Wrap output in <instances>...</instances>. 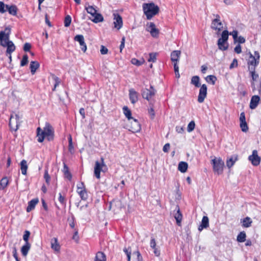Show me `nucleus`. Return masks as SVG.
<instances>
[{
    "label": "nucleus",
    "instance_id": "f257e3e1",
    "mask_svg": "<svg viewBox=\"0 0 261 261\" xmlns=\"http://www.w3.org/2000/svg\"><path fill=\"white\" fill-rule=\"evenodd\" d=\"M10 34L11 29L9 27H7L4 31L0 32V45L7 47V54H11L16 48L13 42L9 40Z\"/></svg>",
    "mask_w": 261,
    "mask_h": 261
},
{
    "label": "nucleus",
    "instance_id": "f03ea898",
    "mask_svg": "<svg viewBox=\"0 0 261 261\" xmlns=\"http://www.w3.org/2000/svg\"><path fill=\"white\" fill-rule=\"evenodd\" d=\"M37 140L39 142H42L45 138L49 141H52L54 137V130L53 127L49 123L46 122L43 129H41L40 127L37 129Z\"/></svg>",
    "mask_w": 261,
    "mask_h": 261
},
{
    "label": "nucleus",
    "instance_id": "7ed1b4c3",
    "mask_svg": "<svg viewBox=\"0 0 261 261\" xmlns=\"http://www.w3.org/2000/svg\"><path fill=\"white\" fill-rule=\"evenodd\" d=\"M143 9L147 19L149 20L159 12V8L154 3L144 4Z\"/></svg>",
    "mask_w": 261,
    "mask_h": 261
},
{
    "label": "nucleus",
    "instance_id": "20e7f679",
    "mask_svg": "<svg viewBox=\"0 0 261 261\" xmlns=\"http://www.w3.org/2000/svg\"><path fill=\"white\" fill-rule=\"evenodd\" d=\"M211 164L213 165V170L215 173H217L218 175L222 173L224 163L221 158L215 157L214 159L212 160Z\"/></svg>",
    "mask_w": 261,
    "mask_h": 261
},
{
    "label": "nucleus",
    "instance_id": "39448f33",
    "mask_svg": "<svg viewBox=\"0 0 261 261\" xmlns=\"http://www.w3.org/2000/svg\"><path fill=\"white\" fill-rule=\"evenodd\" d=\"M228 39V32L226 30L223 31L221 34V37L218 40V46L220 50H226L228 49V44L227 42Z\"/></svg>",
    "mask_w": 261,
    "mask_h": 261
},
{
    "label": "nucleus",
    "instance_id": "423d86ee",
    "mask_svg": "<svg viewBox=\"0 0 261 261\" xmlns=\"http://www.w3.org/2000/svg\"><path fill=\"white\" fill-rule=\"evenodd\" d=\"M101 162L96 161L94 166V175L97 179L100 177V172H106L107 170V167L104 163V159L103 158L100 159Z\"/></svg>",
    "mask_w": 261,
    "mask_h": 261
},
{
    "label": "nucleus",
    "instance_id": "0eeeda50",
    "mask_svg": "<svg viewBox=\"0 0 261 261\" xmlns=\"http://www.w3.org/2000/svg\"><path fill=\"white\" fill-rule=\"evenodd\" d=\"M85 9L89 14H90L94 18L92 19L95 23L102 22L103 20V17L101 14L97 13V10L92 6L86 7Z\"/></svg>",
    "mask_w": 261,
    "mask_h": 261
},
{
    "label": "nucleus",
    "instance_id": "6e6552de",
    "mask_svg": "<svg viewBox=\"0 0 261 261\" xmlns=\"http://www.w3.org/2000/svg\"><path fill=\"white\" fill-rule=\"evenodd\" d=\"M21 117L18 114L12 115L9 120V126L11 130L16 131L21 123Z\"/></svg>",
    "mask_w": 261,
    "mask_h": 261
},
{
    "label": "nucleus",
    "instance_id": "1a4fd4ad",
    "mask_svg": "<svg viewBox=\"0 0 261 261\" xmlns=\"http://www.w3.org/2000/svg\"><path fill=\"white\" fill-rule=\"evenodd\" d=\"M155 90L151 86L150 89L145 88L142 90V95L143 98L149 100L155 95Z\"/></svg>",
    "mask_w": 261,
    "mask_h": 261
},
{
    "label": "nucleus",
    "instance_id": "9d476101",
    "mask_svg": "<svg viewBox=\"0 0 261 261\" xmlns=\"http://www.w3.org/2000/svg\"><path fill=\"white\" fill-rule=\"evenodd\" d=\"M146 31L150 32L153 37H158L159 34V30L156 28L153 22H148L146 24Z\"/></svg>",
    "mask_w": 261,
    "mask_h": 261
},
{
    "label": "nucleus",
    "instance_id": "9b49d317",
    "mask_svg": "<svg viewBox=\"0 0 261 261\" xmlns=\"http://www.w3.org/2000/svg\"><path fill=\"white\" fill-rule=\"evenodd\" d=\"M207 86L205 84L201 86L198 96L197 100L199 103H202L207 96Z\"/></svg>",
    "mask_w": 261,
    "mask_h": 261
},
{
    "label": "nucleus",
    "instance_id": "f8f14e48",
    "mask_svg": "<svg viewBox=\"0 0 261 261\" xmlns=\"http://www.w3.org/2000/svg\"><path fill=\"white\" fill-rule=\"evenodd\" d=\"M130 121V125L128 130L134 133L139 132L141 130V125L138 120L133 118Z\"/></svg>",
    "mask_w": 261,
    "mask_h": 261
},
{
    "label": "nucleus",
    "instance_id": "ddd939ff",
    "mask_svg": "<svg viewBox=\"0 0 261 261\" xmlns=\"http://www.w3.org/2000/svg\"><path fill=\"white\" fill-rule=\"evenodd\" d=\"M215 16L216 18L213 20L211 27L213 29L220 32L223 28V25L220 20V17L218 14H216Z\"/></svg>",
    "mask_w": 261,
    "mask_h": 261
},
{
    "label": "nucleus",
    "instance_id": "4468645a",
    "mask_svg": "<svg viewBox=\"0 0 261 261\" xmlns=\"http://www.w3.org/2000/svg\"><path fill=\"white\" fill-rule=\"evenodd\" d=\"M248 159L255 166H258L260 162V158L258 155L257 151L256 150H253L252 154L249 156Z\"/></svg>",
    "mask_w": 261,
    "mask_h": 261
},
{
    "label": "nucleus",
    "instance_id": "2eb2a0df",
    "mask_svg": "<svg viewBox=\"0 0 261 261\" xmlns=\"http://www.w3.org/2000/svg\"><path fill=\"white\" fill-rule=\"evenodd\" d=\"M250 57L248 62V65L255 66L258 63L259 59V53L255 51L254 52V56H253L250 53H249Z\"/></svg>",
    "mask_w": 261,
    "mask_h": 261
},
{
    "label": "nucleus",
    "instance_id": "dca6fc26",
    "mask_svg": "<svg viewBox=\"0 0 261 261\" xmlns=\"http://www.w3.org/2000/svg\"><path fill=\"white\" fill-rule=\"evenodd\" d=\"M74 40L79 42L82 50L85 53L87 50V46L84 41V36L82 35H77L74 37Z\"/></svg>",
    "mask_w": 261,
    "mask_h": 261
},
{
    "label": "nucleus",
    "instance_id": "f3484780",
    "mask_svg": "<svg viewBox=\"0 0 261 261\" xmlns=\"http://www.w3.org/2000/svg\"><path fill=\"white\" fill-rule=\"evenodd\" d=\"M114 27L117 30H119L122 27V19L118 14H114Z\"/></svg>",
    "mask_w": 261,
    "mask_h": 261
},
{
    "label": "nucleus",
    "instance_id": "a211bd4d",
    "mask_svg": "<svg viewBox=\"0 0 261 261\" xmlns=\"http://www.w3.org/2000/svg\"><path fill=\"white\" fill-rule=\"evenodd\" d=\"M129 98L131 102L133 104L138 100V94L134 89L129 90Z\"/></svg>",
    "mask_w": 261,
    "mask_h": 261
},
{
    "label": "nucleus",
    "instance_id": "6ab92c4d",
    "mask_svg": "<svg viewBox=\"0 0 261 261\" xmlns=\"http://www.w3.org/2000/svg\"><path fill=\"white\" fill-rule=\"evenodd\" d=\"M260 99L259 96L258 95H254L253 96L250 100V108L251 109H255L258 106V104L260 101Z\"/></svg>",
    "mask_w": 261,
    "mask_h": 261
},
{
    "label": "nucleus",
    "instance_id": "aec40b11",
    "mask_svg": "<svg viewBox=\"0 0 261 261\" xmlns=\"http://www.w3.org/2000/svg\"><path fill=\"white\" fill-rule=\"evenodd\" d=\"M121 206L122 203L120 200L114 199L110 202L109 209H113L114 211H116L117 209L121 208Z\"/></svg>",
    "mask_w": 261,
    "mask_h": 261
},
{
    "label": "nucleus",
    "instance_id": "412c9836",
    "mask_svg": "<svg viewBox=\"0 0 261 261\" xmlns=\"http://www.w3.org/2000/svg\"><path fill=\"white\" fill-rule=\"evenodd\" d=\"M181 52L180 50H174L171 54V60L174 62H178L179 60Z\"/></svg>",
    "mask_w": 261,
    "mask_h": 261
},
{
    "label": "nucleus",
    "instance_id": "4be33fe9",
    "mask_svg": "<svg viewBox=\"0 0 261 261\" xmlns=\"http://www.w3.org/2000/svg\"><path fill=\"white\" fill-rule=\"evenodd\" d=\"M6 8L10 14L15 16L17 14L18 9L15 5H6Z\"/></svg>",
    "mask_w": 261,
    "mask_h": 261
},
{
    "label": "nucleus",
    "instance_id": "5701e85b",
    "mask_svg": "<svg viewBox=\"0 0 261 261\" xmlns=\"http://www.w3.org/2000/svg\"><path fill=\"white\" fill-rule=\"evenodd\" d=\"M176 210L177 211L174 214V218L176 219L177 224L179 226L182 220V216L178 205L176 206Z\"/></svg>",
    "mask_w": 261,
    "mask_h": 261
},
{
    "label": "nucleus",
    "instance_id": "b1692460",
    "mask_svg": "<svg viewBox=\"0 0 261 261\" xmlns=\"http://www.w3.org/2000/svg\"><path fill=\"white\" fill-rule=\"evenodd\" d=\"M38 201L39 200L37 198L33 199L31 200L30 201H29L28 203V205L27 208V212H29L31 211L32 210H33L35 208L36 205L38 202Z\"/></svg>",
    "mask_w": 261,
    "mask_h": 261
},
{
    "label": "nucleus",
    "instance_id": "393cba45",
    "mask_svg": "<svg viewBox=\"0 0 261 261\" xmlns=\"http://www.w3.org/2000/svg\"><path fill=\"white\" fill-rule=\"evenodd\" d=\"M40 65L37 61H32L30 63V68L31 73L33 75L36 72L37 69L39 67Z\"/></svg>",
    "mask_w": 261,
    "mask_h": 261
},
{
    "label": "nucleus",
    "instance_id": "a878e982",
    "mask_svg": "<svg viewBox=\"0 0 261 261\" xmlns=\"http://www.w3.org/2000/svg\"><path fill=\"white\" fill-rule=\"evenodd\" d=\"M209 220L207 216H203L202 219L201 225L199 227V230H201L203 228H207L208 226Z\"/></svg>",
    "mask_w": 261,
    "mask_h": 261
},
{
    "label": "nucleus",
    "instance_id": "bb28decb",
    "mask_svg": "<svg viewBox=\"0 0 261 261\" xmlns=\"http://www.w3.org/2000/svg\"><path fill=\"white\" fill-rule=\"evenodd\" d=\"M188 164L185 162H180L178 164V169L182 173L186 172L188 169Z\"/></svg>",
    "mask_w": 261,
    "mask_h": 261
},
{
    "label": "nucleus",
    "instance_id": "cd10ccee",
    "mask_svg": "<svg viewBox=\"0 0 261 261\" xmlns=\"http://www.w3.org/2000/svg\"><path fill=\"white\" fill-rule=\"evenodd\" d=\"M20 169L21 173L23 175H26L28 169L27 162L25 160H23L20 162Z\"/></svg>",
    "mask_w": 261,
    "mask_h": 261
},
{
    "label": "nucleus",
    "instance_id": "c85d7f7f",
    "mask_svg": "<svg viewBox=\"0 0 261 261\" xmlns=\"http://www.w3.org/2000/svg\"><path fill=\"white\" fill-rule=\"evenodd\" d=\"M123 114L128 119V120H130L133 118L132 117L131 111L128 109L127 106H124L122 108Z\"/></svg>",
    "mask_w": 261,
    "mask_h": 261
},
{
    "label": "nucleus",
    "instance_id": "c756f323",
    "mask_svg": "<svg viewBox=\"0 0 261 261\" xmlns=\"http://www.w3.org/2000/svg\"><path fill=\"white\" fill-rule=\"evenodd\" d=\"M237 156H232L226 161V165L228 168H230L237 161Z\"/></svg>",
    "mask_w": 261,
    "mask_h": 261
},
{
    "label": "nucleus",
    "instance_id": "7c9ffc66",
    "mask_svg": "<svg viewBox=\"0 0 261 261\" xmlns=\"http://www.w3.org/2000/svg\"><path fill=\"white\" fill-rule=\"evenodd\" d=\"M191 84L196 87H199L200 86L199 77L197 75L193 76L191 79Z\"/></svg>",
    "mask_w": 261,
    "mask_h": 261
},
{
    "label": "nucleus",
    "instance_id": "2f4dec72",
    "mask_svg": "<svg viewBox=\"0 0 261 261\" xmlns=\"http://www.w3.org/2000/svg\"><path fill=\"white\" fill-rule=\"evenodd\" d=\"M63 172L65 177L69 180H71L72 178V175L69 171L68 167L65 164H64Z\"/></svg>",
    "mask_w": 261,
    "mask_h": 261
},
{
    "label": "nucleus",
    "instance_id": "473e14b6",
    "mask_svg": "<svg viewBox=\"0 0 261 261\" xmlns=\"http://www.w3.org/2000/svg\"><path fill=\"white\" fill-rule=\"evenodd\" d=\"M106 257L103 253L98 252L95 257V261H106Z\"/></svg>",
    "mask_w": 261,
    "mask_h": 261
},
{
    "label": "nucleus",
    "instance_id": "72a5a7b5",
    "mask_svg": "<svg viewBox=\"0 0 261 261\" xmlns=\"http://www.w3.org/2000/svg\"><path fill=\"white\" fill-rule=\"evenodd\" d=\"M8 184V179L7 177H3L0 181V190H4Z\"/></svg>",
    "mask_w": 261,
    "mask_h": 261
},
{
    "label": "nucleus",
    "instance_id": "f704fd0d",
    "mask_svg": "<svg viewBox=\"0 0 261 261\" xmlns=\"http://www.w3.org/2000/svg\"><path fill=\"white\" fill-rule=\"evenodd\" d=\"M51 77L55 82L54 87L53 89V91H55L56 87L59 85V84L61 83V81L60 79L57 76H56L55 74H51Z\"/></svg>",
    "mask_w": 261,
    "mask_h": 261
},
{
    "label": "nucleus",
    "instance_id": "c9c22d12",
    "mask_svg": "<svg viewBox=\"0 0 261 261\" xmlns=\"http://www.w3.org/2000/svg\"><path fill=\"white\" fill-rule=\"evenodd\" d=\"M205 79L207 82H211L213 85H214L215 84V82L217 80L216 77L213 75H210L207 76Z\"/></svg>",
    "mask_w": 261,
    "mask_h": 261
},
{
    "label": "nucleus",
    "instance_id": "e433bc0d",
    "mask_svg": "<svg viewBox=\"0 0 261 261\" xmlns=\"http://www.w3.org/2000/svg\"><path fill=\"white\" fill-rule=\"evenodd\" d=\"M150 251L153 252L156 256H159L160 254V250L159 246H150Z\"/></svg>",
    "mask_w": 261,
    "mask_h": 261
},
{
    "label": "nucleus",
    "instance_id": "4c0bfd02",
    "mask_svg": "<svg viewBox=\"0 0 261 261\" xmlns=\"http://www.w3.org/2000/svg\"><path fill=\"white\" fill-rule=\"evenodd\" d=\"M252 221L251 219L248 217H246L243 220V226L245 227H249Z\"/></svg>",
    "mask_w": 261,
    "mask_h": 261
},
{
    "label": "nucleus",
    "instance_id": "58836bf2",
    "mask_svg": "<svg viewBox=\"0 0 261 261\" xmlns=\"http://www.w3.org/2000/svg\"><path fill=\"white\" fill-rule=\"evenodd\" d=\"M144 62H145V61L143 59L141 60H139L136 58H133L131 60V63L133 64L137 65V66H140V65H142L144 63Z\"/></svg>",
    "mask_w": 261,
    "mask_h": 261
},
{
    "label": "nucleus",
    "instance_id": "ea45409f",
    "mask_svg": "<svg viewBox=\"0 0 261 261\" xmlns=\"http://www.w3.org/2000/svg\"><path fill=\"white\" fill-rule=\"evenodd\" d=\"M246 233L245 232H241L237 237V240L239 242H244L245 241Z\"/></svg>",
    "mask_w": 261,
    "mask_h": 261
},
{
    "label": "nucleus",
    "instance_id": "a19ab883",
    "mask_svg": "<svg viewBox=\"0 0 261 261\" xmlns=\"http://www.w3.org/2000/svg\"><path fill=\"white\" fill-rule=\"evenodd\" d=\"M81 198L83 200H86L88 198V193L86 190L80 191L79 192Z\"/></svg>",
    "mask_w": 261,
    "mask_h": 261
},
{
    "label": "nucleus",
    "instance_id": "79ce46f5",
    "mask_svg": "<svg viewBox=\"0 0 261 261\" xmlns=\"http://www.w3.org/2000/svg\"><path fill=\"white\" fill-rule=\"evenodd\" d=\"M240 125L242 132H247L248 131V127L246 121L240 122Z\"/></svg>",
    "mask_w": 261,
    "mask_h": 261
},
{
    "label": "nucleus",
    "instance_id": "37998d69",
    "mask_svg": "<svg viewBox=\"0 0 261 261\" xmlns=\"http://www.w3.org/2000/svg\"><path fill=\"white\" fill-rule=\"evenodd\" d=\"M195 126V122L194 121H191L188 125L187 131L189 133L192 132L194 129Z\"/></svg>",
    "mask_w": 261,
    "mask_h": 261
},
{
    "label": "nucleus",
    "instance_id": "c03bdc74",
    "mask_svg": "<svg viewBox=\"0 0 261 261\" xmlns=\"http://www.w3.org/2000/svg\"><path fill=\"white\" fill-rule=\"evenodd\" d=\"M71 17L69 15H67L65 17V19H64V26L65 27H69L71 24Z\"/></svg>",
    "mask_w": 261,
    "mask_h": 261
},
{
    "label": "nucleus",
    "instance_id": "a18cd8bd",
    "mask_svg": "<svg viewBox=\"0 0 261 261\" xmlns=\"http://www.w3.org/2000/svg\"><path fill=\"white\" fill-rule=\"evenodd\" d=\"M30 249V246H23L21 249L22 255L23 256H26Z\"/></svg>",
    "mask_w": 261,
    "mask_h": 261
},
{
    "label": "nucleus",
    "instance_id": "49530a36",
    "mask_svg": "<svg viewBox=\"0 0 261 261\" xmlns=\"http://www.w3.org/2000/svg\"><path fill=\"white\" fill-rule=\"evenodd\" d=\"M30 233L29 231L25 230L24 231V233L23 236V239L25 242V245H29V244L28 243V239L30 237Z\"/></svg>",
    "mask_w": 261,
    "mask_h": 261
},
{
    "label": "nucleus",
    "instance_id": "de8ad7c7",
    "mask_svg": "<svg viewBox=\"0 0 261 261\" xmlns=\"http://www.w3.org/2000/svg\"><path fill=\"white\" fill-rule=\"evenodd\" d=\"M250 73L253 81H256L258 77V75L255 73L254 71V68L253 69L251 68V70L250 71Z\"/></svg>",
    "mask_w": 261,
    "mask_h": 261
},
{
    "label": "nucleus",
    "instance_id": "09e8293b",
    "mask_svg": "<svg viewBox=\"0 0 261 261\" xmlns=\"http://www.w3.org/2000/svg\"><path fill=\"white\" fill-rule=\"evenodd\" d=\"M28 63V56L27 55H23L20 62V66H24Z\"/></svg>",
    "mask_w": 261,
    "mask_h": 261
},
{
    "label": "nucleus",
    "instance_id": "8fccbe9b",
    "mask_svg": "<svg viewBox=\"0 0 261 261\" xmlns=\"http://www.w3.org/2000/svg\"><path fill=\"white\" fill-rule=\"evenodd\" d=\"M156 53H150L149 58L148 59V62H154L156 61Z\"/></svg>",
    "mask_w": 261,
    "mask_h": 261
},
{
    "label": "nucleus",
    "instance_id": "3c124183",
    "mask_svg": "<svg viewBox=\"0 0 261 261\" xmlns=\"http://www.w3.org/2000/svg\"><path fill=\"white\" fill-rule=\"evenodd\" d=\"M123 251L125 252V253L127 255V260L128 261H130V255H131L132 253H131V250L129 249V248H128L127 249L124 248L123 249Z\"/></svg>",
    "mask_w": 261,
    "mask_h": 261
},
{
    "label": "nucleus",
    "instance_id": "603ef678",
    "mask_svg": "<svg viewBox=\"0 0 261 261\" xmlns=\"http://www.w3.org/2000/svg\"><path fill=\"white\" fill-rule=\"evenodd\" d=\"M6 5L2 2H0V12L4 13L7 11V9L6 8Z\"/></svg>",
    "mask_w": 261,
    "mask_h": 261
},
{
    "label": "nucleus",
    "instance_id": "864d4df0",
    "mask_svg": "<svg viewBox=\"0 0 261 261\" xmlns=\"http://www.w3.org/2000/svg\"><path fill=\"white\" fill-rule=\"evenodd\" d=\"M68 221L69 222V225L71 228H74L75 226L74 218L72 217L71 219H68Z\"/></svg>",
    "mask_w": 261,
    "mask_h": 261
},
{
    "label": "nucleus",
    "instance_id": "5fc2aeb1",
    "mask_svg": "<svg viewBox=\"0 0 261 261\" xmlns=\"http://www.w3.org/2000/svg\"><path fill=\"white\" fill-rule=\"evenodd\" d=\"M148 113L150 116L151 119H153L155 116V113L152 107H150V109H148Z\"/></svg>",
    "mask_w": 261,
    "mask_h": 261
},
{
    "label": "nucleus",
    "instance_id": "6e6d98bb",
    "mask_svg": "<svg viewBox=\"0 0 261 261\" xmlns=\"http://www.w3.org/2000/svg\"><path fill=\"white\" fill-rule=\"evenodd\" d=\"M101 55H106L108 52V49L103 45H101L100 50Z\"/></svg>",
    "mask_w": 261,
    "mask_h": 261
},
{
    "label": "nucleus",
    "instance_id": "4d7b16f0",
    "mask_svg": "<svg viewBox=\"0 0 261 261\" xmlns=\"http://www.w3.org/2000/svg\"><path fill=\"white\" fill-rule=\"evenodd\" d=\"M31 48V45L29 43H25L24 44V46H23L24 51H30Z\"/></svg>",
    "mask_w": 261,
    "mask_h": 261
},
{
    "label": "nucleus",
    "instance_id": "13d9d810",
    "mask_svg": "<svg viewBox=\"0 0 261 261\" xmlns=\"http://www.w3.org/2000/svg\"><path fill=\"white\" fill-rule=\"evenodd\" d=\"M73 150V146L72 142V138H71V137L70 136V137L69 138V151L70 152H72Z\"/></svg>",
    "mask_w": 261,
    "mask_h": 261
},
{
    "label": "nucleus",
    "instance_id": "bf43d9fd",
    "mask_svg": "<svg viewBox=\"0 0 261 261\" xmlns=\"http://www.w3.org/2000/svg\"><path fill=\"white\" fill-rule=\"evenodd\" d=\"M59 201L62 204H65L66 203V200L65 199V197L63 196L61 194V193H59Z\"/></svg>",
    "mask_w": 261,
    "mask_h": 261
},
{
    "label": "nucleus",
    "instance_id": "052dcab7",
    "mask_svg": "<svg viewBox=\"0 0 261 261\" xmlns=\"http://www.w3.org/2000/svg\"><path fill=\"white\" fill-rule=\"evenodd\" d=\"M134 257H136L138 261L140 260L141 254L138 251H134L132 253Z\"/></svg>",
    "mask_w": 261,
    "mask_h": 261
},
{
    "label": "nucleus",
    "instance_id": "680f3d73",
    "mask_svg": "<svg viewBox=\"0 0 261 261\" xmlns=\"http://www.w3.org/2000/svg\"><path fill=\"white\" fill-rule=\"evenodd\" d=\"M230 35H231L234 39V41H237V39L238 38V31L236 30H233L230 33Z\"/></svg>",
    "mask_w": 261,
    "mask_h": 261
},
{
    "label": "nucleus",
    "instance_id": "e2e57ef3",
    "mask_svg": "<svg viewBox=\"0 0 261 261\" xmlns=\"http://www.w3.org/2000/svg\"><path fill=\"white\" fill-rule=\"evenodd\" d=\"M238 66V61L236 59H233L232 63L229 66V68L232 69L234 68V67H237Z\"/></svg>",
    "mask_w": 261,
    "mask_h": 261
},
{
    "label": "nucleus",
    "instance_id": "0e129e2a",
    "mask_svg": "<svg viewBox=\"0 0 261 261\" xmlns=\"http://www.w3.org/2000/svg\"><path fill=\"white\" fill-rule=\"evenodd\" d=\"M44 177V178L45 179L46 182L47 184H49V180H50V176H49V175L47 170H46L45 172Z\"/></svg>",
    "mask_w": 261,
    "mask_h": 261
},
{
    "label": "nucleus",
    "instance_id": "69168bd1",
    "mask_svg": "<svg viewBox=\"0 0 261 261\" xmlns=\"http://www.w3.org/2000/svg\"><path fill=\"white\" fill-rule=\"evenodd\" d=\"M234 51L237 54H240L242 52V48L240 44L237 45L234 48Z\"/></svg>",
    "mask_w": 261,
    "mask_h": 261
},
{
    "label": "nucleus",
    "instance_id": "338daca9",
    "mask_svg": "<svg viewBox=\"0 0 261 261\" xmlns=\"http://www.w3.org/2000/svg\"><path fill=\"white\" fill-rule=\"evenodd\" d=\"M176 131L178 133L182 134L184 132V128L182 126H177L176 127Z\"/></svg>",
    "mask_w": 261,
    "mask_h": 261
},
{
    "label": "nucleus",
    "instance_id": "774afa93",
    "mask_svg": "<svg viewBox=\"0 0 261 261\" xmlns=\"http://www.w3.org/2000/svg\"><path fill=\"white\" fill-rule=\"evenodd\" d=\"M170 149V144L169 143H166L163 147V150L165 152H168L169 150Z\"/></svg>",
    "mask_w": 261,
    "mask_h": 261
}]
</instances>
